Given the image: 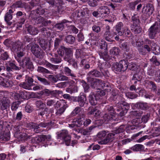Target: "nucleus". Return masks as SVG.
I'll use <instances>...</instances> for the list:
<instances>
[{"label": "nucleus", "instance_id": "1", "mask_svg": "<svg viewBox=\"0 0 160 160\" xmlns=\"http://www.w3.org/2000/svg\"><path fill=\"white\" fill-rule=\"evenodd\" d=\"M124 126L121 125L119 127L114 131L113 133L108 134L106 138L99 142L101 144H106L113 141L114 138L115 133L118 134L124 131Z\"/></svg>", "mask_w": 160, "mask_h": 160}, {"label": "nucleus", "instance_id": "2", "mask_svg": "<svg viewBox=\"0 0 160 160\" xmlns=\"http://www.w3.org/2000/svg\"><path fill=\"white\" fill-rule=\"evenodd\" d=\"M104 111L105 112H107L103 116V118L105 121H108L112 120H115V117L116 114L112 106H107L106 107L104 108Z\"/></svg>", "mask_w": 160, "mask_h": 160}, {"label": "nucleus", "instance_id": "3", "mask_svg": "<svg viewBox=\"0 0 160 160\" xmlns=\"http://www.w3.org/2000/svg\"><path fill=\"white\" fill-rule=\"evenodd\" d=\"M105 92L101 90H98L95 95L92 93L89 96V100L91 104L95 105L97 103V101L100 99V97L105 95Z\"/></svg>", "mask_w": 160, "mask_h": 160}, {"label": "nucleus", "instance_id": "4", "mask_svg": "<svg viewBox=\"0 0 160 160\" xmlns=\"http://www.w3.org/2000/svg\"><path fill=\"white\" fill-rule=\"evenodd\" d=\"M58 139L63 140L65 144L69 146L70 144L71 137L67 130H63L58 134Z\"/></svg>", "mask_w": 160, "mask_h": 160}, {"label": "nucleus", "instance_id": "5", "mask_svg": "<svg viewBox=\"0 0 160 160\" xmlns=\"http://www.w3.org/2000/svg\"><path fill=\"white\" fill-rule=\"evenodd\" d=\"M160 28V22H157L148 29V35L151 39H153L158 32V29Z\"/></svg>", "mask_w": 160, "mask_h": 160}, {"label": "nucleus", "instance_id": "6", "mask_svg": "<svg viewBox=\"0 0 160 160\" xmlns=\"http://www.w3.org/2000/svg\"><path fill=\"white\" fill-rule=\"evenodd\" d=\"M32 53L37 58H41L44 55V53L36 44L33 45L31 48Z\"/></svg>", "mask_w": 160, "mask_h": 160}, {"label": "nucleus", "instance_id": "7", "mask_svg": "<svg viewBox=\"0 0 160 160\" xmlns=\"http://www.w3.org/2000/svg\"><path fill=\"white\" fill-rule=\"evenodd\" d=\"M19 63L20 67L22 68H26L29 69H31L33 68V65L29 58H23L21 61L18 60Z\"/></svg>", "mask_w": 160, "mask_h": 160}, {"label": "nucleus", "instance_id": "8", "mask_svg": "<svg viewBox=\"0 0 160 160\" xmlns=\"http://www.w3.org/2000/svg\"><path fill=\"white\" fill-rule=\"evenodd\" d=\"M15 61H9L6 63V70L8 72H11L12 70L19 71L21 70V67H18L15 63Z\"/></svg>", "mask_w": 160, "mask_h": 160}, {"label": "nucleus", "instance_id": "9", "mask_svg": "<svg viewBox=\"0 0 160 160\" xmlns=\"http://www.w3.org/2000/svg\"><path fill=\"white\" fill-rule=\"evenodd\" d=\"M13 48L16 52L18 57L20 58L24 56L25 54L23 52L24 49L23 48V45L20 42L15 43Z\"/></svg>", "mask_w": 160, "mask_h": 160}, {"label": "nucleus", "instance_id": "10", "mask_svg": "<svg viewBox=\"0 0 160 160\" xmlns=\"http://www.w3.org/2000/svg\"><path fill=\"white\" fill-rule=\"evenodd\" d=\"M49 57L50 61L52 63H58L62 61V58L58 55L54 53H49Z\"/></svg>", "mask_w": 160, "mask_h": 160}, {"label": "nucleus", "instance_id": "11", "mask_svg": "<svg viewBox=\"0 0 160 160\" xmlns=\"http://www.w3.org/2000/svg\"><path fill=\"white\" fill-rule=\"evenodd\" d=\"M64 60L68 62H70L71 61H73V53L72 49L67 48L66 49L65 55Z\"/></svg>", "mask_w": 160, "mask_h": 160}, {"label": "nucleus", "instance_id": "12", "mask_svg": "<svg viewBox=\"0 0 160 160\" xmlns=\"http://www.w3.org/2000/svg\"><path fill=\"white\" fill-rule=\"evenodd\" d=\"M84 120V118L82 117V118L75 119L73 120L72 123L69 124V126L71 128H73L75 126L80 127L83 125Z\"/></svg>", "mask_w": 160, "mask_h": 160}, {"label": "nucleus", "instance_id": "13", "mask_svg": "<svg viewBox=\"0 0 160 160\" xmlns=\"http://www.w3.org/2000/svg\"><path fill=\"white\" fill-rule=\"evenodd\" d=\"M14 11L11 9L9 10L8 12H6L4 16V19L8 25L9 26L12 24V22L10 21L12 18V14Z\"/></svg>", "mask_w": 160, "mask_h": 160}, {"label": "nucleus", "instance_id": "14", "mask_svg": "<svg viewBox=\"0 0 160 160\" xmlns=\"http://www.w3.org/2000/svg\"><path fill=\"white\" fill-rule=\"evenodd\" d=\"M118 104H120V106L119 109H117V111H119V109L121 108L122 111L120 112V115L121 116H122L125 114V113L127 112V110L129 109V105L125 102H124L122 103L120 102Z\"/></svg>", "mask_w": 160, "mask_h": 160}, {"label": "nucleus", "instance_id": "15", "mask_svg": "<svg viewBox=\"0 0 160 160\" xmlns=\"http://www.w3.org/2000/svg\"><path fill=\"white\" fill-rule=\"evenodd\" d=\"M10 101L6 98H4L1 102V109L2 110L7 109L10 106Z\"/></svg>", "mask_w": 160, "mask_h": 160}, {"label": "nucleus", "instance_id": "16", "mask_svg": "<svg viewBox=\"0 0 160 160\" xmlns=\"http://www.w3.org/2000/svg\"><path fill=\"white\" fill-rule=\"evenodd\" d=\"M98 11L99 14H101L102 17H107L109 12V9L106 6H102L100 7Z\"/></svg>", "mask_w": 160, "mask_h": 160}, {"label": "nucleus", "instance_id": "17", "mask_svg": "<svg viewBox=\"0 0 160 160\" xmlns=\"http://www.w3.org/2000/svg\"><path fill=\"white\" fill-rule=\"evenodd\" d=\"M21 127L20 126H17L15 127L14 137L18 139L22 138H24V135L23 133L21 132Z\"/></svg>", "mask_w": 160, "mask_h": 160}, {"label": "nucleus", "instance_id": "18", "mask_svg": "<svg viewBox=\"0 0 160 160\" xmlns=\"http://www.w3.org/2000/svg\"><path fill=\"white\" fill-rule=\"evenodd\" d=\"M26 28H27V30L28 33L32 35H36L39 32L38 30L36 28L32 25H29Z\"/></svg>", "mask_w": 160, "mask_h": 160}, {"label": "nucleus", "instance_id": "19", "mask_svg": "<svg viewBox=\"0 0 160 160\" xmlns=\"http://www.w3.org/2000/svg\"><path fill=\"white\" fill-rule=\"evenodd\" d=\"M28 127L31 128L33 129L34 131L36 133H39L42 131L40 129L41 126L39 123L38 124L36 123L31 122L29 124Z\"/></svg>", "mask_w": 160, "mask_h": 160}, {"label": "nucleus", "instance_id": "20", "mask_svg": "<svg viewBox=\"0 0 160 160\" xmlns=\"http://www.w3.org/2000/svg\"><path fill=\"white\" fill-rule=\"evenodd\" d=\"M101 113L100 111L96 108H89L88 109V115H93L95 117L99 116Z\"/></svg>", "mask_w": 160, "mask_h": 160}, {"label": "nucleus", "instance_id": "21", "mask_svg": "<svg viewBox=\"0 0 160 160\" xmlns=\"http://www.w3.org/2000/svg\"><path fill=\"white\" fill-rule=\"evenodd\" d=\"M124 27L123 24L121 22L118 23L116 25L115 27V30L118 35L121 36L123 35L122 28Z\"/></svg>", "mask_w": 160, "mask_h": 160}, {"label": "nucleus", "instance_id": "22", "mask_svg": "<svg viewBox=\"0 0 160 160\" xmlns=\"http://www.w3.org/2000/svg\"><path fill=\"white\" fill-rule=\"evenodd\" d=\"M145 84L147 88L151 89L153 91L156 90L157 86L154 82L148 80H146L145 81Z\"/></svg>", "mask_w": 160, "mask_h": 160}, {"label": "nucleus", "instance_id": "23", "mask_svg": "<svg viewBox=\"0 0 160 160\" xmlns=\"http://www.w3.org/2000/svg\"><path fill=\"white\" fill-rule=\"evenodd\" d=\"M75 99L78 102L79 104L81 107H83L85 103L86 98L85 96L81 95L78 97H76Z\"/></svg>", "mask_w": 160, "mask_h": 160}, {"label": "nucleus", "instance_id": "24", "mask_svg": "<svg viewBox=\"0 0 160 160\" xmlns=\"http://www.w3.org/2000/svg\"><path fill=\"white\" fill-rule=\"evenodd\" d=\"M121 66V71L124 72L126 71L128 66V61L125 60H121L120 61Z\"/></svg>", "mask_w": 160, "mask_h": 160}, {"label": "nucleus", "instance_id": "25", "mask_svg": "<svg viewBox=\"0 0 160 160\" xmlns=\"http://www.w3.org/2000/svg\"><path fill=\"white\" fill-rule=\"evenodd\" d=\"M64 72L66 75L70 76L72 78L76 77L75 75L72 72V70L67 67H65L64 68Z\"/></svg>", "mask_w": 160, "mask_h": 160}, {"label": "nucleus", "instance_id": "26", "mask_svg": "<svg viewBox=\"0 0 160 160\" xmlns=\"http://www.w3.org/2000/svg\"><path fill=\"white\" fill-rule=\"evenodd\" d=\"M89 77H99L102 76L101 73L98 71L94 70L89 72L88 74Z\"/></svg>", "mask_w": 160, "mask_h": 160}, {"label": "nucleus", "instance_id": "27", "mask_svg": "<svg viewBox=\"0 0 160 160\" xmlns=\"http://www.w3.org/2000/svg\"><path fill=\"white\" fill-rule=\"evenodd\" d=\"M110 53L112 57L115 58V57L119 54V49L116 47H114L110 50Z\"/></svg>", "mask_w": 160, "mask_h": 160}, {"label": "nucleus", "instance_id": "28", "mask_svg": "<svg viewBox=\"0 0 160 160\" xmlns=\"http://www.w3.org/2000/svg\"><path fill=\"white\" fill-rule=\"evenodd\" d=\"M120 62L119 63L115 62L112 64V69L114 71L121 72V68Z\"/></svg>", "mask_w": 160, "mask_h": 160}, {"label": "nucleus", "instance_id": "29", "mask_svg": "<svg viewBox=\"0 0 160 160\" xmlns=\"http://www.w3.org/2000/svg\"><path fill=\"white\" fill-rule=\"evenodd\" d=\"M75 54L76 57L77 59L80 58V59H82L83 58L84 56V53L81 49L76 50Z\"/></svg>", "mask_w": 160, "mask_h": 160}, {"label": "nucleus", "instance_id": "30", "mask_svg": "<svg viewBox=\"0 0 160 160\" xmlns=\"http://www.w3.org/2000/svg\"><path fill=\"white\" fill-rule=\"evenodd\" d=\"M154 8L152 5L151 4H149L147 6L146 10L147 11V14L148 15H151L153 12Z\"/></svg>", "mask_w": 160, "mask_h": 160}, {"label": "nucleus", "instance_id": "31", "mask_svg": "<svg viewBox=\"0 0 160 160\" xmlns=\"http://www.w3.org/2000/svg\"><path fill=\"white\" fill-rule=\"evenodd\" d=\"M78 89L77 86L74 85L71 87L66 88V91L70 93L76 92H78Z\"/></svg>", "mask_w": 160, "mask_h": 160}, {"label": "nucleus", "instance_id": "32", "mask_svg": "<svg viewBox=\"0 0 160 160\" xmlns=\"http://www.w3.org/2000/svg\"><path fill=\"white\" fill-rule=\"evenodd\" d=\"M67 22V21L66 20H63L62 21L61 23L56 24L55 27L59 30H62L63 29L65 25Z\"/></svg>", "mask_w": 160, "mask_h": 160}, {"label": "nucleus", "instance_id": "33", "mask_svg": "<svg viewBox=\"0 0 160 160\" xmlns=\"http://www.w3.org/2000/svg\"><path fill=\"white\" fill-rule=\"evenodd\" d=\"M65 40L66 42L72 44L74 42L75 38L72 35H68L66 37Z\"/></svg>", "mask_w": 160, "mask_h": 160}, {"label": "nucleus", "instance_id": "34", "mask_svg": "<svg viewBox=\"0 0 160 160\" xmlns=\"http://www.w3.org/2000/svg\"><path fill=\"white\" fill-rule=\"evenodd\" d=\"M20 102L19 101H16L13 102L11 104V108L12 111H16L19 107Z\"/></svg>", "mask_w": 160, "mask_h": 160}, {"label": "nucleus", "instance_id": "35", "mask_svg": "<svg viewBox=\"0 0 160 160\" xmlns=\"http://www.w3.org/2000/svg\"><path fill=\"white\" fill-rule=\"evenodd\" d=\"M13 85V82L12 81L7 79H5L2 86L6 87H12Z\"/></svg>", "mask_w": 160, "mask_h": 160}, {"label": "nucleus", "instance_id": "36", "mask_svg": "<svg viewBox=\"0 0 160 160\" xmlns=\"http://www.w3.org/2000/svg\"><path fill=\"white\" fill-rule=\"evenodd\" d=\"M138 107L141 109L146 110L148 108V105L146 103L140 102L137 103Z\"/></svg>", "mask_w": 160, "mask_h": 160}, {"label": "nucleus", "instance_id": "37", "mask_svg": "<svg viewBox=\"0 0 160 160\" xmlns=\"http://www.w3.org/2000/svg\"><path fill=\"white\" fill-rule=\"evenodd\" d=\"M144 148V146L140 144H136L132 147V149L136 151H140L143 150Z\"/></svg>", "mask_w": 160, "mask_h": 160}, {"label": "nucleus", "instance_id": "38", "mask_svg": "<svg viewBox=\"0 0 160 160\" xmlns=\"http://www.w3.org/2000/svg\"><path fill=\"white\" fill-rule=\"evenodd\" d=\"M123 34L124 33L127 36L129 37L131 34V32L128 28L127 26H124L122 28Z\"/></svg>", "mask_w": 160, "mask_h": 160}, {"label": "nucleus", "instance_id": "39", "mask_svg": "<svg viewBox=\"0 0 160 160\" xmlns=\"http://www.w3.org/2000/svg\"><path fill=\"white\" fill-rule=\"evenodd\" d=\"M58 101H56L55 100L50 99L48 100L46 104L47 106L48 107L52 106V105L55 106L56 104H59Z\"/></svg>", "mask_w": 160, "mask_h": 160}, {"label": "nucleus", "instance_id": "40", "mask_svg": "<svg viewBox=\"0 0 160 160\" xmlns=\"http://www.w3.org/2000/svg\"><path fill=\"white\" fill-rule=\"evenodd\" d=\"M132 43L133 46L136 47H140L142 45V43L139 41H138V39L136 38H134L132 40Z\"/></svg>", "mask_w": 160, "mask_h": 160}, {"label": "nucleus", "instance_id": "41", "mask_svg": "<svg viewBox=\"0 0 160 160\" xmlns=\"http://www.w3.org/2000/svg\"><path fill=\"white\" fill-rule=\"evenodd\" d=\"M37 107L39 109H43L46 106V104L41 101H37L36 102Z\"/></svg>", "mask_w": 160, "mask_h": 160}, {"label": "nucleus", "instance_id": "42", "mask_svg": "<svg viewBox=\"0 0 160 160\" xmlns=\"http://www.w3.org/2000/svg\"><path fill=\"white\" fill-rule=\"evenodd\" d=\"M104 37L107 41L109 42L112 41V38H113V36L109 32H106L105 33Z\"/></svg>", "mask_w": 160, "mask_h": 160}, {"label": "nucleus", "instance_id": "43", "mask_svg": "<svg viewBox=\"0 0 160 160\" xmlns=\"http://www.w3.org/2000/svg\"><path fill=\"white\" fill-rule=\"evenodd\" d=\"M66 49L67 48L61 46L60 48L57 51L58 54L61 56H63L64 54V52H66Z\"/></svg>", "mask_w": 160, "mask_h": 160}, {"label": "nucleus", "instance_id": "44", "mask_svg": "<svg viewBox=\"0 0 160 160\" xmlns=\"http://www.w3.org/2000/svg\"><path fill=\"white\" fill-rule=\"evenodd\" d=\"M27 19L26 14H25L22 17H20V21L18 22V23L20 27H21L22 25L24 23L25 20Z\"/></svg>", "mask_w": 160, "mask_h": 160}, {"label": "nucleus", "instance_id": "45", "mask_svg": "<svg viewBox=\"0 0 160 160\" xmlns=\"http://www.w3.org/2000/svg\"><path fill=\"white\" fill-rule=\"evenodd\" d=\"M56 77L58 80L60 81H68V79L67 76L61 74H58L57 75Z\"/></svg>", "mask_w": 160, "mask_h": 160}, {"label": "nucleus", "instance_id": "46", "mask_svg": "<svg viewBox=\"0 0 160 160\" xmlns=\"http://www.w3.org/2000/svg\"><path fill=\"white\" fill-rule=\"evenodd\" d=\"M19 86L25 89H30V86L26 82H22L20 83L19 84Z\"/></svg>", "mask_w": 160, "mask_h": 160}, {"label": "nucleus", "instance_id": "47", "mask_svg": "<svg viewBox=\"0 0 160 160\" xmlns=\"http://www.w3.org/2000/svg\"><path fill=\"white\" fill-rule=\"evenodd\" d=\"M126 96L128 98L133 99L137 98L138 96L137 94H135L132 92H128L126 93Z\"/></svg>", "mask_w": 160, "mask_h": 160}, {"label": "nucleus", "instance_id": "48", "mask_svg": "<svg viewBox=\"0 0 160 160\" xmlns=\"http://www.w3.org/2000/svg\"><path fill=\"white\" fill-rule=\"evenodd\" d=\"M65 110V108L64 106L58 109L56 112V115L58 116L61 115L64 112Z\"/></svg>", "mask_w": 160, "mask_h": 160}, {"label": "nucleus", "instance_id": "49", "mask_svg": "<svg viewBox=\"0 0 160 160\" xmlns=\"http://www.w3.org/2000/svg\"><path fill=\"white\" fill-rule=\"evenodd\" d=\"M62 93V92L61 91L55 90H51L50 95L52 97H56L58 95Z\"/></svg>", "mask_w": 160, "mask_h": 160}, {"label": "nucleus", "instance_id": "50", "mask_svg": "<svg viewBox=\"0 0 160 160\" xmlns=\"http://www.w3.org/2000/svg\"><path fill=\"white\" fill-rule=\"evenodd\" d=\"M150 60L152 62L153 65H154L158 66L160 65V62L157 60L155 56H153L152 58L150 59Z\"/></svg>", "mask_w": 160, "mask_h": 160}, {"label": "nucleus", "instance_id": "51", "mask_svg": "<svg viewBox=\"0 0 160 160\" xmlns=\"http://www.w3.org/2000/svg\"><path fill=\"white\" fill-rule=\"evenodd\" d=\"M107 132L105 131H102L99 132L97 134V136L101 139L104 138L107 135Z\"/></svg>", "mask_w": 160, "mask_h": 160}, {"label": "nucleus", "instance_id": "52", "mask_svg": "<svg viewBox=\"0 0 160 160\" xmlns=\"http://www.w3.org/2000/svg\"><path fill=\"white\" fill-rule=\"evenodd\" d=\"M99 46L101 49L104 51L107 49V45L104 41H101L99 42Z\"/></svg>", "mask_w": 160, "mask_h": 160}, {"label": "nucleus", "instance_id": "53", "mask_svg": "<svg viewBox=\"0 0 160 160\" xmlns=\"http://www.w3.org/2000/svg\"><path fill=\"white\" fill-rule=\"evenodd\" d=\"M38 71L43 73H50V72L48 69L42 67H38L37 69Z\"/></svg>", "mask_w": 160, "mask_h": 160}, {"label": "nucleus", "instance_id": "54", "mask_svg": "<svg viewBox=\"0 0 160 160\" xmlns=\"http://www.w3.org/2000/svg\"><path fill=\"white\" fill-rule=\"evenodd\" d=\"M36 77L39 81L44 84L45 85H48L49 84V83L46 79L42 78L38 76H36Z\"/></svg>", "mask_w": 160, "mask_h": 160}, {"label": "nucleus", "instance_id": "55", "mask_svg": "<svg viewBox=\"0 0 160 160\" xmlns=\"http://www.w3.org/2000/svg\"><path fill=\"white\" fill-rule=\"evenodd\" d=\"M13 5L16 8H22L25 6V3H22L21 1H19L15 2Z\"/></svg>", "mask_w": 160, "mask_h": 160}, {"label": "nucleus", "instance_id": "56", "mask_svg": "<svg viewBox=\"0 0 160 160\" xmlns=\"http://www.w3.org/2000/svg\"><path fill=\"white\" fill-rule=\"evenodd\" d=\"M74 130L78 132V133L80 132L83 135H87L89 134L90 132L88 129H83V130Z\"/></svg>", "mask_w": 160, "mask_h": 160}, {"label": "nucleus", "instance_id": "57", "mask_svg": "<svg viewBox=\"0 0 160 160\" xmlns=\"http://www.w3.org/2000/svg\"><path fill=\"white\" fill-rule=\"evenodd\" d=\"M23 117V115L22 112L21 111H19L17 113L15 119L19 121L22 119Z\"/></svg>", "mask_w": 160, "mask_h": 160}, {"label": "nucleus", "instance_id": "58", "mask_svg": "<svg viewBox=\"0 0 160 160\" xmlns=\"http://www.w3.org/2000/svg\"><path fill=\"white\" fill-rule=\"evenodd\" d=\"M81 111V108L77 107L75 108V109L73 110L71 113V115L72 116H75L76 115L78 114L79 112Z\"/></svg>", "mask_w": 160, "mask_h": 160}, {"label": "nucleus", "instance_id": "59", "mask_svg": "<svg viewBox=\"0 0 160 160\" xmlns=\"http://www.w3.org/2000/svg\"><path fill=\"white\" fill-rule=\"evenodd\" d=\"M154 137H158L160 134V126L155 128L154 132L153 133Z\"/></svg>", "mask_w": 160, "mask_h": 160}, {"label": "nucleus", "instance_id": "60", "mask_svg": "<svg viewBox=\"0 0 160 160\" xmlns=\"http://www.w3.org/2000/svg\"><path fill=\"white\" fill-rule=\"evenodd\" d=\"M26 92L25 91H20L19 92L21 99H25L27 98V96L26 94Z\"/></svg>", "mask_w": 160, "mask_h": 160}, {"label": "nucleus", "instance_id": "61", "mask_svg": "<svg viewBox=\"0 0 160 160\" xmlns=\"http://www.w3.org/2000/svg\"><path fill=\"white\" fill-rule=\"evenodd\" d=\"M9 55L8 53L5 52L1 55V58L3 60H6L9 58Z\"/></svg>", "mask_w": 160, "mask_h": 160}, {"label": "nucleus", "instance_id": "62", "mask_svg": "<svg viewBox=\"0 0 160 160\" xmlns=\"http://www.w3.org/2000/svg\"><path fill=\"white\" fill-rule=\"evenodd\" d=\"M122 47L123 49L128 51L129 49V44L127 42H124L122 44Z\"/></svg>", "mask_w": 160, "mask_h": 160}, {"label": "nucleus", "instance_id": "63", "mask_svg": "<svg viewBox=\"0 0 160 160\" xmlns=\"http://www.w3.org/2000/svg\"><path fill=\"white\" fill-rule=\"evenodd\" d=\"M142 79V77L138 74H135L132 78V80H137L138 81H140Z\"/></svg>", "mask_w": 160, "mask_h": 160}, {"label": "nucleus", "instance_id": "64", "mask_svg": "<svg viewBox=\"0 0 160 160\" xmlns=\"http://www.w3.org/2000/svg\"><path fill=\"white\" fill-rule=\"evenodd\" d=\"M92 30L97 33L101 31V28L99 26L94 25L92 27Z\"/></svg>", "mask_w": 160, "mask_h": 160}]
</instances>
